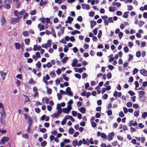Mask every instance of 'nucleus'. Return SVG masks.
<instances>
[{"label": "nucleus", "mask_w": 147, "mask_h": 147, "mask_svg": "<svg viewBox=\"0 0 147 147\" xmlns=\"http://www.w3.org/2000/svg\"><path fill=\"white\" fill-rule=\"evenodd\" d=\"M145 92L143 91H140L138 92V99L141 102H144L146 100V97L145 95Z\"/></svg>", "instance_id": "nucleus-1"}, {"label": "nucleus", "mask_w": 147, "mask_h": 147, "mask_svg": "<svg viewBox=\"0 0 147 147\" xmlns=\"http://www.w3.org/2000/svg\"><path fill=\"white\" fill-rule=\"evenodd\" d=\"M68 108H64L62 109L63 112L65 113H68L70 111L72 107L71 105H69L67 106Z\"/></svg>", "instance_id": "nucleus-2"}, {"label": "nucleus", "mask_w": 147, "mask_h": 147, "mask_svg": "<svg viewBox=\"0 0 147 147\" xmlns=\"http://www.w3.org/2000/svg\"><path fill=\"white\" fill-rule=\"evenodd\" d=\"M9 138L7 137L3 136L0 141V144H4L6 141L7 142L9 140Z\"/></svg>", "instance_id": "nucleus-3"}, {"label": "nucleus", "mask_w": 147, "mask_h": 147, "mask_svg": "<svg viewBox=\"0 0 147 147\" xmlns=\"http://www.w3.org/2000/svg\"><path fill=\"white\" fill-rule=\"evenodd\" d=\"M21 17H18L16 18H13L11 19V24H13L16 23H18L19 20L21 18Z\"/></svg>", "instance_id": "nucleus-4"}, {"label": "nucleus", "mask_w": 147, "mask_h": 147, "mask_svg": "<svg viewBox=\"0 0 147 147\" xmlns=\"http://www.w3.org/2000/svg\"><path fill=\"white\" fill-rule=\"evenodd\" d=\"M71 89L70 87H67L66 90L65 92L69 96H73V93L71 91Z\"/></svg>", "instance_id": "nucleus-5"}, {"label": "nucleus", "mask_w": 147, "mask_h": 147, "mask_svg": "<svg viewBox=\"0 0 147 147\" xmlns=\"http://www.w3.org/2000/svg\"><path fill=\"white\" fill-rule=\"evenodd\" d=\"M1 121L3 120L5 118L6 116V114L5 113V111L4 110V108L2 109V111L1 112Z\"/></svg>", "instance_id": "nucleus-6"}, {"label": "nucleus", "mask_w": 147, "mask_h": 147, "mask_svg": "<svg viewBox=\"0 0 147 147\" xmlns=\"http://www.w3.org/2000/svg\"><path fill=\"white\" fill-rule=\"evenodd\" d=\"M110 135H109L107 136V139L108 140L110 141L112 140L113 139V137L114 135V133L113 132H112L109 134Z\"/></svg>", "instance_id": "nucleus-7"}, {"label": "nucleus", "mask_w": 147, "mask_h": 147, "mask_svg": "<svg viewBox=\"0 0 147 147\" xmlns=\"http://www.w3.org/2000/svg\"><path fill=\"white\" fill-rule=\"evenodd\" d=\"M140 73L143 76H147V71L144 69H142L140 71Z\"/></svg>", "instance_id": "nucleus-8"}, {"label": "nucleus", "mask_w": 147, "mask_h": 147, "mask_svg": "<svg viewBox=\"0 0 147 147\" xmlns=\"http://www.w3.org/2000/svg\"><path fill=\"white\" fill-rule=\"evenodd\" d=\"M6 20L5 18L3 16H2V18L1 20V25L2 26H3L5 22H6Z\"/></svg>", "instance_id": "nucleus-9"}, {"label": "nucleus", "mask_w": 147, "mask_h": 147, "mask_svg": "<svg viewBox=\"0 0 147 147\" xmlns=\"http://www.w3.org/2000/svg\"><path fill=\"white\" fill-rule=\"evenodd\" d=\"M15 48L17 50H19L20 49L21 45L18 42H16L14 44Z\"/></svg>", "instance_id": "nucleus-10"}, {"label": "nucleus", "mask_w": 147, "mask_h": 147, "mask_svg": "<svg viewBox=\"0 0 147 147\" xmlns=\"http://www.w3.org/2000/svg\"><path fill=\"white\" fill-rule=\"evenodd\" d=\"M79 110L80 112L84 114L85 113L86 109L84 107H81L79 109Z\"/></svg>", "instance_id": "nucleus-11"}, {"label": "nucleus", "mask_w": 147, "mask_h": 147, "mask_svg": "<svg viewBox=\"0 0 147 147\" xmlns=\"http://www.w3.org/2000/svg\"><path fill=\"white\" fill-rule=\"evenodd\" d=\"M78 141L77 140H75L72 142V144L74 146L76 147L77 145H78Z\"/></svg>", "instance_id": "nucleus-12"}, {"label": "nucleus", "mask_w": 147, "mask_h": 147, "mask_svg": "<svg viewBox=\"0 0 147 147\" xmlns=\"http://www.w3.org/2000/svg\"><path fill=\"white\" fill-rule=\"evenodd\" d=\"M60 115H59L57 113H54L52 116L53 118H57Z\"/></svg>", "instance_id": "nucleus-13"}, {"label": "nucleus", "mask_w": 147, "mask_h": 147, "mask_svg": "<svg viewBox=\"0 0 147 147\" xmlns=\"http://www.w3.org/2000/svg\"><path fill=\"white\" fill-rule=\"evenodd\" d=\"M68 59V57H65L63 58L61 61L63 63H65L66 62V61Z\"/></svg>", "instance_id": "nucleus-14"}, {"label": "nucleus", "mask_w": 147, "mask_h": 147, "mask_svg": "<svg viewBox=\"0 0 147 147\" xmlns=\"http://www.w3.org/2000/svg\"><path fill=\"white\" fill-rule=\"evenodd\" d=\"M80 32L79 31L75 30L71 32V34L72 35H75L76 34H80Z\"/></svg>", "instance_id": "nucleus-15"}, {"label": "nucleus", "mask_w": 147, "mask_h": 147, "mask_svg": "<svg viewBox=\"0 0 147 147\" xmlns=\"http://www.w3.org/2000/svg\"><path fill=\"white\" fill-rule=\"evenodd\" d=\"M6 0H0V3L2 5H5L6 2Z\"/></svg>", "instance_id": "nucleus-16"}, {"label": "nucleus", "mask_w": 147, "mask_h": 147, "mask_svg": "<svg viewBox=\"0 0 147 147\" xmlns=\"http://www.w3.org/2000/svg\"><path fill=\"white\" fill-rule=\"evenodd\" d=\"M91 26L92 28L93 26H94L96 24V21H92L90 22Z\"/></svg>", "instance_id": "nucleus-17"}, {"label": "nucleus", "mask_w": 147, "mask_h": 147, "mask_svg": "<svg viewBox=\"0 0 147 147\" xmlns=\"http://www.w3.org/2000/svg\"><path fill=\"white\" fill-rule=\"evenodd\" d=\"M69 134H74V130L73 128L71 127L69 129Z\"/></svg>", "instance_id": "nucleus-18"}, {"label": "nucleus", "mask_w": 147, "mask_h": 147, "mask_svg": "<svg viewBox=\"0 0 147 147\" xmlns=\"http://www.w3.org/2000/svg\"><path fill=\"white\" fill-rule=\"evenodd\" d=\"M24 42L26 45H28L30 42V39L26 38L24 40Z\"/></svg>", "instance_id": "nucleus-19"}, {"label": "nucleus", "mask_w": 147, "mask_h": 147, "mask_svg": "<svg viewBox=\"0 0 147 147\" xmlns=\"http://www.w3.org/2000/svg\"><path fill=\"white\" fill-rule=\"evenodd\" d=\"M4 6L5 8H6L7 9H9L10 8L11 6L9 4L7 3L6 4H5V5H4Z\"/></svg>", "instance_id": "nucleus-20"}, {"label": "nucleus", "mask_w": 147, "mask_h": 147, "mask_svg": "<svg viewBox=\"0 0 147 147\" xmlns=\"http://www.w3.org/2000/svg\"><path fill=\"white\" fill-rule=\"evenodd\" d=\"M101 137L103 139H105L107 138V136L105 134L102 133L101 134Z\"/></svg>", "instance_id": "nucleus-21"}, {"label": "nucleus", "mask_w": 147, "mask_h": 147, "mask_svg": "<svg viewBox=\"0 0 147 147\" xmlns=\"http://www.w3.org/2000/svg\"><path fill=\"white\" fill-rule=\"evenodd\" d=\"M22 136L26 139H28L29 138L28 136L26 134H23L22 135Z\"/></svg>", "instance_id": "nucleus-22"}, {"label": "nucleus", "mask_w": 147, "mask_h": 147, "mask_svg": "<svg viewBox=\"0 0 147 147\" xmlns=\"http://www.w3.org/2000/svg\"><path fill=\"white\" fill-rule=\"evenodd\" d=\"M51 40H48L46 44H47V45L49 47H51Z\"/></svg>", "instance_id": "nucleus-23"}, {"label": "nucleus", "mask_w": 147, "mask_h": 147, "mask_svg": "<svg viewBox=\"0 0 147 147\" xmlns=\"http://www.w3.org/2000/svg\"><path fill=\"white\" fill-rule=\"evenodd\" d=\"M128 12H125L124 13L123 16L124 18H126L128 17Z\"/></svg>", "instance_id": "nucleus-24"}, {"label": "nucleus", "mask_w": 147, "mask_h": 147, "mask_svg": "<svg viewBox=\"0 0 147 147\" xmlns=\"http://www.w3.org/2000/svg\"><path fill=\"white\" fill-rule=\"evenodd\" d=\"M47 144V142L46 141H44L41 143V145L42 147L45 146Z\"/></svg>", "instance_id": "nucleus-25"}, {"label": "nucleus", "mask_w": 147, "mask_h": 147, "mask_svg": "<svg viewBox=\"0 0 147 147\" xmlns=\"http://www.w3.org/2000/svg\"><path fill=\"white\" fill-rule=\"evenodd\" d=\"M139 110L136 111L134 113V116L137 117L139 115Z\"/></svg>", "instance_id": "nucleus-26"}, {"label": "nucleus", "mask_w": 147, "mask_h": 147, "mask_svg": "<svg viewBox=\"0 0 147 147\" xmlns=\"http://www.w3.org/2000/svg\"><path fill=\"white\" fill-rule=\"evenodd\" d=\"M91 124L92 126L93 127H96L97 125L96 123L94 121H92L91 122Z\"/></svg>", "instance_id": "nucleus-27"}, {"label": "nucleus", "mask_w": 147, "mask_h": 147, "mask_svg": "<svg viewBox=\"0 0 147 147\" xmlns=\"http://www.w3.org/2000/svg\"><path fill=\"white\" fill-rule=\"evenodd\" d=\"M129 57L128 59V62H129L131 60L133 59V56L131 55V54H129Z\"/></svg>", "instance_id": "nucleus-28"}, {"label": "nucleus", "mask_w": 147, "mask_h": 147, "mask_svg": "<svg viewBox=\"0 0 147 147\" xmlns=\"http://www.w3.org/2000/svg\"><path fill=\"white\" fill-rule=\"evenodd\" d=\"M147 116V113L146 112H144L142 114V117L143 118H145Z\"/></svg>", "instance_id": "nucleus-29"}, {"label": "nucleus", "mask_w": 147, "mask_h": 147, "mask_svg": "<svg viewBox=\"0 0 147 147\" xmlns=\"http://www.w3.org/2000/svg\"><path fill=\"white\" fill-rule=\"evenodd\" d=\"M82 20L83 19L82 17L81 16H78L77 19V20L80 22H82Z\"/></svg>", "instance_id": "nucleus-30"}, {"label": "nucleus", "mask_w": 147, "mask_h": 147, "mask_svg": "<svg viewBox=\"0 0 147 147\" xmlns=\"http://www.w3.org/2000/svg\"><path fill=\"white\" fill-rule=\"evenodd\" d=\"M49 74L50 76L52 77H54L55 75V72L54 71L50 72Z\"/></svg>", "instance_id": "nucleus-31"}, {"label": "nucleus", "mask_w": 147, "mask_h": 147, "mask_svg": "<svg viewBox=\"0 0 147 147\" xmlns=\"http://www.w3.org/2000/svg\"><path fill=\"white\" fill-rule=\"evenodd\" d=\"M127 10L129 11H131L133 9V7L131 5H127Z\"/></svg>", "instance_id": "nucleus-32"}, {"label": "nucleus", "mask_w": 147, "mask_h": 147, "mask_svg": "<svg viewBox=\"0 0 147 147\" xmlns=\"http://www.w3.org/2000/svg\"><path fill=\"white\" fill-rule=\"evenodd\" d=\"M24 96L25 97V100L26 102H28L29 101V98L28 96L24 95Z\"/></svg>", "instance_id": "nucleus-33"}, {"label": "nucleus", "mask_w": 147, "mask_h": 147, "mask_svg": "<svg viewBox=\"0 0 147 147\" xmlns=\"http://www.w3.org/2000/svg\"><path fill=\"white\" fill-rule=\"evenodd\" d=\"M102 35V31L100 30H99V33L98 35V38H100L101 37Z\"/></svg>", "instance_id": "nucleus-34"}, {"label": "nucleus", "mask_w": 147, "mask_h": 147, "mask_svg": "<svg viewBox=\"0 0 147 147\" xmlns=\"http://www.w3.org/2000/svg\"><path fill=\"white\" fill-rule=\"evenodd\" d=\"M75 27L76 29H80V25L79 24H78L77 23L76 24H75Z\"/></svg>", "instance_id": "nucleus-35"}, {"label": "nucleus", "mask_w": 147, "mask_h": 147, "mask_svg": "<svg viewBox=\"0 0 147 147\" xmlns=\"http://www.w3.org/2000/svg\"><path fill=\"white\" fill-rule=\"evenodd\" d=\"M46 131V129L44 128L40 129V131L43 133L45 132Z\"/></svg>", "instance_id": "nucleus-36"}, {"label": "nucleus", "mask_w": 147, "mask_h": 147, "mask_svg": "<svg viewBox=\"0 0 147 147\" xmlns=\"http://www.w3.org/2000/svg\"><path fill=\"white\" fill-rule=\"evenodd\" d=\"M107 67L111 70H112L114 68V67L113 65H108Z\"/></svg>", "instance_id": "nucleus-37"}, {"label": "nucleus", "mask_w": 147, "mask_h": 147, "mask_svg": "<svg viewBox=\"0 0 147 147\" xmlns=\"http://www.w3.org/2000/svg\"><path fill=\"white\" fill-rule=\"evenodd\" d=\"M123 50L125 53H127L129 51V49L127 47H125L124 48Z\"/></svg>", "instance_id": "nucleus-38"}, {"label": "nucleus", "mask_w": 147, "mask_h": 147, "mask_svg": "<svg viewBox=\"0 0 147 147\" xmlns=\"http://www.w3.org/2000/svg\"><path fill=\"white\" fill-rule=\"evenodd\" d=\"M138 71V70L136 68H135L133 71V74L134 75Z\"/></svg>", "instance_id": "nucleus-39"}, {"label": "nucleus", "mask_w": 147, "mask_h": 147, "mask_svg": "<svg viewBox=\"0 0 147 147\" xmlns=\"http://www.w3.org/2000/svg\"><path fill=\"white\" fill-rule=\"evenodd\" d=\"M75 76L76 78H78L79 79H80L81 78V75L78 74H75Z\"/></svg>", "instance_id": "nucleus-40"}, {"label": "nucleus", "mask_w": 147, "mask_h": 147, "mask_svg": "<svg viewBox=\"0 0 147 147\" xmlns=\"http://www.w3.org/2000/svg\"><path fill=\"white\" fill-rule=\"evenodd\" d=\"M119 115L120 117H122L124 116V115L122 111H121L120 112Z\"/></svg>", "instance_id": "nucleus-41"}, {"label": "nucleus", "mask_w": 147, "mask_h": 147, "mask_svg": "<svg viewBox=\"0 0 147 147\" xmlns=\"http://www.w3.org/2000/svg\"><path fill=\"white\" fill-rule=\"evenodd\" d=\"M22 34L24 36H27L28 35V32L27 31H25L23 32Z\"/></svg>", "instance_id": "nucleus-42"}, {"label": "nucleus", "mask_w": 147, "mask_h": 147, "mask_svg": "<svg viewBox=\"0 0 147 147\" xmlns=\"http://www.w3.org/2000/svg\"><path fill=\"white\" fill-rule=\"evenodd\" d=\"M36 66L38 67L39 68H40L41 66V64L40 61H38L37 63L36 64Z\"/></svg>", "instance_id": "nucleus-43"}, {"label": "nucleus", "mask_w": 147, "mask_h": 147, "mask_svg": "<svg viewBox=\"0 0 147 147\" xmlns=\"http://www.w3.org/2000/svg\"><path fill=\"white\" fill-rule=\"evenodd\" d=\"M72 114L73 116L76 117L77 114V112L74 111H72Z\"/></svg>", "instance_id": "nucleus-44"}, {"label": "nucleus", "mask_w": 147, "mask_h": 147, "mask_svg": "<svg viewBox=\"0 0 147 147\" xmlns=\"http://www.w3.org/2000/svg\"><path fill=\"white\" fill-rule=\"evenodd\" d=\"M132 106V103L131 102H128L127 103V106L128 107H131Z\"/></svg>", "instance_id": "nucleus-45"}, {"label": "nucleus", "mask_w": 147, "mask_h": 147, "mask_svg": "<svg viewBox=\"0 0 147 147\" xmlns=\"http://www.w3.org/2000/svg\"><path fill=\"white\" fill-rule=\"evenodd\" d=\"M128 93L131 96H133L135 94V93L131 90H129L128 92Z\"/></svg>", "instance_id": "nucleus-46"}, {"label": "nucleus", "mask_w": 147, "mask_h": 147, "mask_svg": "<svg viewBox=\"0 0 147 147\" xmlns=\"http://www.w3.org/2000/svg\"><path fill=\"white\" fill-rule=\"evenodd\" d=\"M98 29V28H95L93 30L94 34V35H96L97 34V30Z\"/></svg>", "instance_id": "nucleus-47"}, {"label": "nucleus", "mask_w": 147, "mask_h": 147, "mask_svg": "<svg viewBox=\"0 0 147 147\" xmlns=\"http://www.w3.org/2000/svg\"><path fill=\"white\" fill-rule=\"evenodd\" d=\"M69 39L71 42H74L75 40V39L74 36H71L70 37Z\"/></svg>", "instance_id": "nucleus-48"}, {"label": "nucleus", "mask_w": 147, "mask_h": 147, "mask_svg": "<svg viewBox=\"0 0 147 147\" xmlns=\"http://www.w3.org/2000/svg\"><path fill=\"white\" fill-rule=\"evenodd\" d=\"M65 47L64 49V51L65 52H67L68 50V48L66 45H64Z\"/></svg>", "instance_id": "nucleus-49"}, {"label": "nucleus", "mask_w": 147, "mask_h": 147, "mask_svg": "<svg viewBox=\"0 0 147 147\" xmlns=\"http://www.w3.org/2000/svg\"><path fill=\"white\" fill-rule=\"evenodd\" d=\"M108 21L109 23H113V21L112 17L109 18L108 19Z\"/></svg>", "instance_id": "nucleus-50"}, {"label": "nucleus", "mask_w": 147, "mask_h": 147, "mask_svg": "<svg viewBox=\"0 0 147 147\" xmlns=\"http://www.w3.org/2000/svg\"><path fill=\"white\" fill-rule=\"evenodd\" d=\"M47 92L48 94H51V89L50 88H48L47 90Z\"/></svg>", "instance_id": "nucleus-51"}, {"label": "nucleus", "mask_w": 147, "mask_h": 147, "mask_svg": "<svg viewBox=\"0 0 147 147\" xmlns=\"http://www.w3.org/2000/svg\"><path fill=\"white\" fill-rule=\"evenodd\" d=\"M14 14L15 16L18 17L19 15V12L17 10H15L14 12Z\"/></svg>", "instance_id": "nucleus-52"}, {"label": "nucleus", "mask_w": 147, "mask_h": 147, "mask_svg": "<svg viewBox=\"0 0 147 147\" xmlns=\"http://www.w3.org/2000/svg\"><path fill=\"white\" fill-rule=\"evenodd\" d=\"M25 10L23 9L20 11V12H19V15H23L25 13Z\"/></svg>", "instance_id": "nucleus-53"}, {"label": "nucleus", "mask_w": 147, "mask_h": 147, "mask_svg": "<svg viewBox=\"0 0 147 147\" xmlns=\"http://www.w3.org/2000/svg\"><path fill=\"white\" fill-rule=\"evenodd\" d=\"M57 96L58 97V98L59 100H60L62 98V96L61 94L57 93Z\"/></svg>", "instance_id": "nucleus-54"}, {"label": "nucleus", "mask_w": 147, "mask_h": 147, "mask_svg": "<svg viewBox=\"0 0 147 147\" xmlns=\"http://www.w3.org/2000/svg\"><path fill=\"white\" fill-rule=\"evenodd\" d=\"M107 114L108 116H111L112 115V112L111 110H108L107 111Z\"/></svg>", "instance_id": "nucleus-55"}, {"label": "nucleus", "mask_w": 147, "mask_h": 147, "mask_svg": "<svg viewBox=\"0 0 147 147\" xmlns=\"http://www.w3.org/2000/svg\"><path fill=\"white\" fill-rule=\"evenodd\" d=\"M107 78H108L110 79V78H111V76H112L111 74V73L110 72H109L107 75Z\"/></svg>", "instance_id": "nucleus-56"}, {"label": "nucleus", "mask_w": 147, "mask_h": 147, "mask_svg": "<svg viewBox=\"0 0 147 147\" xmlns=\"http://www.w3.org/2000/svg\"><path fill=\"white\" fill-rule=\"evenodd\" d=\"M38 46L36 45H34V46L33 50L34 51H36L37 50Z\"/></svg>", "instance_id": "nucleus-57"}, {"label": "nucleus", "mask_w": 147, "mask_h": 147, "mask_svg": "<svg viewBox=\"0 0 147 147\" xmlns=\"http://www.w3.org/2000/svg\"><path fill=\"white\" fill-rule=\"evenodd\" d=\"M119 36L120 39H121L123 36V33L122 32H119Z\"/></svg>", "instance_id": "nucleus-58"}, {"label": "nucleus", "mask_w": 147, "mask_h": 147, "mask_svg": "<svg viewBox=\"0 0 147 147\" xmlns=\"http://www.w3.org/2000/svg\"><path fill=\"white\" fill-rule=\"evenodd\" d=\"M33 60L31 58H29L27 59V62L28 63H31L32 62Z\"/></svg>", "instance_id": "nucleus-59"}, {"label": "nucleus", "mask_w": 147, "mask_h": 147, "mask_svg": "<svg viewBox=\"0 0 147 147\" xmlns=\"http://www.w3.org/2000/svg\"><path fill=\"white\" fill-rule=\"evenodd\" d=\"M30 54L28 52H26L24 54V56L25 57H29Z\"/></svg>", "instance_id": "nucleus-60"}, {"label": "nucleus", "mask_w": 147, "mask_h": 147, "mask_svg": "<svg viewBox=\"0 0 147 147\" xmlns=\"http://www.w3.org/2000/svg\"><path fill=\"white\" fill-rule=\"evenodd\" d=\"M36 11L35 10L31 11L30 12V13L31 15H34L36 14Z\"/></svg>", "instance_id": "nucleus-61"}, {"label": "nucleus", "mask_w": 147, "mask_h": 147, "mask_svg": "<svg viewBox=\"0 0 147 147\" xmlns=\"http://www.w3.org/2000/svg\"><path fill=\"white\" fill-rule=\"evenodd\" d=\"M64 142L66 143H67L70 142V140L69 139H65L64 140Z\"/></svg>", "instance_id": "nucleus-62"}, {"label": "nucleus", "mask_w": 147, "mask_h": 147, "mask_svg": "<svg viewBox=\"0 0 147 147\" xmlns=\"http://www.w3.org/2000/svg\"><path fill=\"white\" fill-rule=\"evenodd\" d=\"M16 77L20 79H22V75L21 74H18L16 76Z\"/></svg>", "instance_id": "nucleus-63"}, {"label": "nucleus", "mask_w": 147, "mask_h": 147, "mask_svg": "<svg viewBox=\"0 0 147 147\" xmlns=\"http://www.w3.org/2000/svg\"><path fill=\"white\" fill-rule=\"evenodd\" d=\"M73 50L75 53H76L78 51V49L76 47H74V48Z\"/></svg>", "instance_id": "nucleus-64"}]
</instances>
